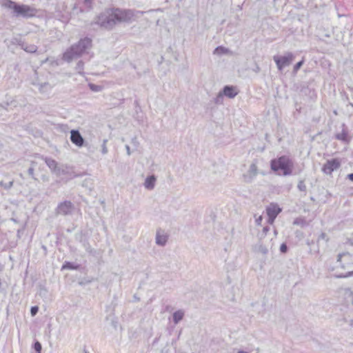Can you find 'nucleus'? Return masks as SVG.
Segmentation results:
<instances>
[{"mask_svg": "<svg viewBox=\"0 0 353 353\" xmlns=\"http://www.w3.org/2000/svg\"><path fill=\"white\" fill-rule=\"evenodd\" d=\"M143 13L136 10L112 8L99 14L95 23L104 29L112 30L117 23H131Z\"/></svg>", "mask_w": 353, "mask_h": 353, "instance_id": "1", "label": "nucleus"}, {"mask_svg": "<svg viewBox=\"0 0 353 353\" xmlns=\"http://www.w3.org/2000/svg\"><path fill=\"white\" fill-rule=\"evenodd\" d=\"M92 46V39L88 37L81 39L78 43L72 45L63 54V60L70 63L74 59L87 53V50Z\"/></svg>", "mask_w": 353, "mask_h": 353, "instance_id": "2", "label": "nucleus"}, {"mask_svg": "<svg viewBox=\"0 0 353 353\" xmlns=\"http://www.w3.org/2000/svg\"><path fill=\"white\" fill-rule=\"evenodd\" d=\"M270 168L279 175L289 176L292 173L293 162L288 156H281L270 161Z\"/></svg>", "mask_w": 353, "mask_h": 353, "instance_id": "3", "label": "nucleus"}, {"mask_svg": "<svg viewBox=\"0 0 353 353\" xmlns=\"http://www.w3.org/2000/svg\"><path fill=\"white\" fill-rule=\"evenodd\" d=\"M3 6L12 10L15 17L30 18L37 14V10L34 8L25 4L19 5L11 0H4Z\"/></svg>", "mask_w": 353, "mask_h": 353, "instance_id": "4", "label": "nucleus"}, {"mask_svg": "<svg viewBox=\"0 0 353 353\" xmlns=\"http://www.w3.org/2000/svg\"><path fill=\"white\" fill-rule=\"evenodd\" d=\"M337 263L343 269H347L348 271L345 274L336 275L338 278H347L353 275V255L348 252L339 254L338 255Z\"/></svg>", "mask_w": 353, "mask_h": 353, "instance_id": "5", "label": "nucleus"}, {"mask_svg": "<svg viewBox=\"0 0 353 353\" xmlns=\"http://www.w3.org/2000/svg\"><path fill=\"white\" fill-rule=\"evenodd\" d=\"M294 59V55L292 52H288L283 56L275 55L273 57L274 62L279 70L281 71L283 68L291 64Z\"/></svg>", "mask_w": 353, "mask_h": 353, "instance_id": "6", "label": "nucleus"}, {"mask_svg": "<svg viewBox=\"0 0 353 353\" xmlns=\"http://www.w3.org/2000/svg\"><path fill=\"white\" fill-rule=\"evenodd\" d=\"M259 174V170L256 162H252L246 172L243 174V181L245 183H252Z\"/></svg>", "mask_w": 353, "mask_h": 353, "instance_id": "7", "label": "nucleus"}, {"mask_svg": "<svg viewBox=\"0 0 353 353\" xmlns=\"http://www.w3.org/2000/svg\"><path fill=\"white\" fill-rule=\"evenodd\" d=\"M74 205L70 201H65L61 202L57 205L56 212L57 214L63 216L71 214L74 210Z\"/></svg>", "mask_w": 353, "mask_h": 353, "instance_id": "8", "label": "nucleus"}, {"mask_svg": "<svg viewBox=\"0 0 353 353\" xmlns=\"http://www.w3.org/2000/svg\"><path fill=\"white\" fill-rule=\"evenodd\" d=\"M281 212V208L277 204L270 203L266 208V212L268 216V223L272 224L274 221L277 215Z\"/></svg>", "mask_w": 353, "mask_h": 353, "instance_id": "9", "label": "nucleus"}, {"mask_svg": "<svg viewBox=\"0 0 353 353\" xmlns=\"http://www.w3.org/2000/svg\"><path fill=\"white\" fill-rule=\"evenodd\" d=\"M341 165L340 161L337 159L327 160L323 166L322 170L326 174H331L332 172L336 170Z\"/></svg>", "mask_w": 353, "mask_h": 353, "instance_id": "10", "label": "nucleus"}, {"mask_svg": "<svg viewBox=\"0 0 353 353\" xmlns=\"http://www.w3.org/2000/svg\"><path fill=\"white\" fill-rule=\"evenodd\" d=\"M43 159L46 165L53 173L56 174L57 175H61L65 173L63 168L59 166L57 162L55 160L48 157H45Z\"/></svg>", "mask_w": 353, "mask_h": 353, "instance_id": "11", "label": "nucleus"}, {"mask_svg": "<svg viewBox=\"0 0 353 353\" xmlns=\"http://www.w3.org/2000/svg\"><path fill=\"white\" fill-rule=\"evenodd\" d=\"M71 142L79 148L84 145V139L78 130H72L70 131Z\"/></svg>", "mask_w": 353, "mask_h": 353, "instance_id": "12", "label": "nucleus"}, {"mask_svg": "<svg viewBox=\"0 0 353 353\" xmlns=\"http://www.w3.org/2000/svg\"><path fill=\"white\" fill-rule=\"evenodd\" d=\"M168 236L167 233L161 229L157 230L156 233L155 242L158 245L164 246L168 241Z\"/></svg>", "mask_w": 353, "mask_h": 353, "instance_id": "13", "label": "nucleus"}, {"mask_svg": "<svg viewBox=\"0 0 353 353\" xmlns=\"http://www.w3.org/2000/svg\"><path fill=\"white\" fill-rule=\"evenodd\" d=\"M17 43L28 53H34L37 51V46L34 44H29L21 39H16Z\"/></svg>", "mask_w": 353, "mask_h": 353, "instance_id": "14", "label": "nucleus"}, {"mask_svg": "<svg viewBox=\"0 0 353 353\" xmlns=\"http://www.w3.org/2000/svg\"><path fill=\"white\" fill-rule=\"evenodd\" d=\"M335 138L337 140L341 141L344 143H349L350 138L349 137L348 130L344 123L342 124V131L341 133L335 134Z\"/></svg>", "mask_w": 353, "mask_h": 353, "instance_id": "15", "label": "nucleus"}, {"mask_svg": "<svg viewBox=\"0 0 353 353\" xmlns=\"http://www.w3.org/2000/svg\"><path fill=\"white\" fill-rule=\"evenodd\" d=\"M221 92L224 96L230 99H233L238 94L236 88L232 85H225Z\"/></svg>", "mask_w": 353, "mask_h": 353, "instance_id": "16", "label": "nucleus"}, {"mask_svg": "<svg viewBox=\"0 0 353 353\" xmlns=\"http://www.w3.org/2000/svg\"><path fill=\"white\" fill-rule=\"evenodd\" d=\"M156 180L157 179L154 175L148 176L144 182L145 188L149 190H153L155 186Z\"/></svg>", "mask_w": 353, "mask_h": 353, "instance_id": "17", "label": "nucleus"}, {"mask_svg": "<svg viewBox=\"0 0 353 353\" xmlns=\"http://www.w3.org/2000/svg\"><path fill=\"white\" fill-rule=\"evenodd\" d=\"M184 312L182 310H179L174 312L172 314V320L174 324L179 323L184 317Z\"/></svg>", "mask_w": 353, "mask_h": 353, "instance_id": "18", "label": "nucleus"}, {"mask_svg": "<svg viewBox=\"0 0 353 353\" xmlns=\"http://www.w3.org/2000/svg\"><path fill=\"white\" fill-rule=\"evenodd\" d=\"M79 268V265L74 264V263L69 262V261H66L62 265L61 269L62 270H65V269H68V270H78Z\"/></svg>", "mask_w": 353, "mask_h": 353, "instance_id": "19", "label": "nucleus"}, {"mask_svg": "<svg viewBox=\"0 0 353 353\" xmlns=\"http://www.w3.org/2000/svg\"><path fill=\"white\" fill-rule=\"evenodd\" d=\"M88 86L92 91L95 92H101V91H102V90L103 88V87L102 85H96V84H94L92 83H90L88 84Z\"/></svg>", "mask_w": 353, "mask_h": 353, "instance_id": "20", "label": "nucleus"}, {"mask_svg": "<svg viewBox=\"0 0 353 353\" xmlns=\"http://www.w3.org/2000/svg\"><path fill=\"white\" fill-rule=\"evenodd\" d=\"M228 50L223 46H218L214 50V54H223L228 52Z\"/></svg>", "mask_w": 353, "mask_h": 353, "instance_id": "21", "label": "nucleus"}, {"mask_svg": "<svg viewBox=\"0 0 353 353\" xmlns=\"http://www.w3.org/2000/svg\"><path fill=\"white\" fill-rule=\"evenodd\" d=\"M84 63L82 61H79L75 67V70L79 74H83Z\"/></svg>", "mask_w": 353, "mask_h": 353, "instance_id": "22", "label": "nucleus"}, {"mask_svg": "<svg viewBox=\"0 0 353 353\" xmlns=\"http://www.w3.org/2000/svg\"><path fill=\"white\" fill-rule=\"evenodd\" d=\"M224 95L221 92H219L216 97L214 99V102L216 104L220 105L223 103Z\"/></svg>", "mask_w": 353, "mask_h": 353, "instance_id": "23", "label": "nucleus"}, {"mask_svg": "<svg viewBox=\"0 0 353 353\" xmlns=\"http://www.w3.org/2000/svg\"><path fill=\"white\" fill-rule=\"evenodd\" d=\"M299 190L301 192H306L307 188L303 181H299L297 185Z\"/></svg>", "mask_w": 353, "mask_h": 353, "instance_id": "24", "label": "nucleus"}, {"mask_svg": "<svg viewBox=\"0 0 353 353\" xmlns=\"http://www.w3.org/2000/svg\"><path fill=\"white\" fill-rule=\"evenodd\" d=\"M303 63H304L303 59L301 61L296 63L293 68V72L296 73L298 72V70L301 68V67L303 65Z\"/></svg>", "mask_w": 353, "mask_h": 353, "instance_id": "25", "label": "nucleus"}, {"mask_svg": "<svg viewBox=\"0 0 353 353\" xmlns=\"http://www.w3.org/2000/svg\"><path fill=\"white\" fill-rule=\"evenodd\" d=\"M108 142V140L107 139H103V143L101 145V152L103 154H106L108 152V148L106 146V143Z\"/></svg>", "mask_w": 353, "mask_h": 353, "instance_id": "26", "label": "nucleus"}, {"mask_svg": "<svg viewBox=\"0 0 353 353\" xmlns=\"http://www.w3.org/2000/svg\"><path fill=\"white\" fill-rule=\"evenodd\" d=\"M13 185V181L4 183L3 181L0 182V186H3L5 189H10Z\"/></svg>", "mask_w": 353, "mask_h": 353, "instance_id": "27", "label": "nucleus"}, {"mask_svg": "<svg viewBox=\"0 0 353 353\" xmlns=\"http://www.w3.org/2000/svg\"><path fill=\"white\" fill-rule=\"evenodd\" d=\"M258 250H259V252H261L263 254H266L268 252V248L262 245H260L259 246Z\"/></svg>", "mask_w": 353, "mask_h": 353, "instance_id": "28", "label": "nucleus"}, {"mask_svg": "<svg viewBox=\"0 0 353 353\" xmlns=\"http://www.w3.org/2000/svg\"><path fill=\"white\" fill-rule=\"evenodd\" d=\"M34 348L36 352H37L38 353H40V352L41 350V343L37 341L34 345Z\"/></svg>", "mask_w": 353, "mask_h": 353, "instance_id": "29", "label": "nucleus"}, {"mask_svg": "<svg viewBox=\"0 0 353 353\" xmlns=\"http://www.w3.org/2000/svg\"><path fill=\"white\" fill-rule=\"evenodd\" d=\"M39 311V307L37 306H33L30 309V313L32 316H35Z\"/></svg>", "mask_w": 353, "mask_h": 353, "instance_id": "30", "label": "nucleus"}, {"mask_svg": "<svg viewBox=\"0 0 353 353\" xmlns=\"http://www.w3.org/2000/svg\"><path fill=\"white\" fill-rule=\"evenodd\" d=\"M288 250V246L285 243H282L280 246V251L282 253H285Z\"/></svg>", "mask_w": 353, "mask_h": 353, "instance_id": "31", "label": "nucleus"}, {"mask_svg": "<svg viewBox=\"0 0 353 353\" xmlns=\"http://www.w3.org/2000/svg\"><path fill=\"white\" fill-rule=\"evenodd\" d=\"M34 168L32 167H30L28 170V172L29 174V175H30L33 179H35L34 176Z\"/></svg>", "mask_w": 353, "mask_h": 353, "instance_id": "32", "label": "nucleus"}, {"mask_svg": "<svg viewBox=\"0 0 353 353\" xmlns=\"http://www.w3.org/2000/svg\"><path fill=\"white\" fill-rule=\"evenodd\" d=\"M126 152L128 156L131 154L130 148L128 145H125Z\"/></svg>", "mask_w": 353, "mask_h": 353, "instance_id": "33", "label": "nucleus"}, {"mask_svg": "<svg viewBox=\"0 0 353 353\" xmlns=\"http://www.w3.org/2000/svg\"><path fill=\"white\" fill-rule=\"evenodd\" d=\"M261 221H262L261 216H259L258 219H256V223L257 225H260Z\"/></svg>", "mask_w": 353, "mask_h": 353, "instance_id": "34", "label": "nucleus"}, {"mask_svg": "<svg viewBox=\"0 0 353 353\" xmlns=\"http://www.w3.org/2000/svg\"><path fill=\"white\" fill-rule=\"evenodd\" d=\"M347 178L353 181V173L347 174Z\"/></svg>", "mask_w": 353, "mask_h": 353, "instance_id": "35", "label": "nucleus"}, {"mask_svg": "<svg viewBox=\"0 0 353 353\" xmlns=\"http://www.w3.org/2000/svg\"><path fill=\"white\" fill-rule=\"evenodd\" d=\"M45 293H46V290L45 288H41L40 290V292H39V294L41 295V294H44Z\"/></svg>", "mask_w": 353, "mask_h": 353, "instance_id": "36", "label": "nucleus"}, {"mask_svg": "<svg viewBox=\"0 0 353 353\" xmlns=\"http://www.w3.org/2000/svg\"><path fill=\"white\" fill-rule=\"evenodd\" d=\"M236 353H248V352L246 351H244V350H239L237 351Z\"/></svg>", "mask_w": 353, "mask_h": 353, "instance_id": "37", "label": "nucleus"}, {"mask_svg": "<svg viewBox=\"0 0 353 353\" xmlns=\"http://www.w3.org/2000/svg\"><path fill=\"white\" fill-rule=\"evenodd\" d=\"M83 353H89V352L87 350L84 349L83 350Z\"/></svg>", "mask_w": 353, "mask_h": 353, "instance_id": "38", "label": "nucleus"}, {"mask_svg": "<svg viewBox=\"0 0 353 353\" xmlns=\"http://www.w3.org/2000/svg\"><path fill=\"white\" fill-rule=\"evenodd\" d=\"M350 325H353V319L350 320Z\"/></svg>", "mask_w": 353, "mask_h": 353, "instance_id": "39", "label": "nucleus"}, {"mask_svg": "<svg viewBox=\"0 0 353 353\" xmlns=\"http://www.w3.org/2000/svg\"><path fill=\"white\" fill-rule=\"evenodd\" d=\"M132 142H136V138H134V139H132Z\"/></svg>", "mask_w": 353, "mask_h": 353, "instance_id": "40", "label": "nucleus"}, {"mask_svg": "<svg viewBox=\"0 0 353 353\" xmlns=\"http://www.w3.org/2000/svg\"><path fill=\"white\" fill-rule=\"evenodd\" d=\"M263 230L265 232V231H268V228H264Z\"/></svg>", "mask_w": 353, "mask_h": 353, "instance_id": "41", "label": "nucleus"}]
</instances>
